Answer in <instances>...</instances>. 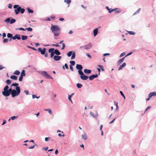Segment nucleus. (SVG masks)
<instances>
[{
  "label": "nucleus",
  "mask_w": 156,
  "mask_h": 156,
  "mask_svg": "<svg viewBox=\"0 0 156 156\" xmlns=\"http://www.w3.org/2000/svg\"><path fill=\"white\" fill-rule=\"evenodd\" d=\"M51 29L55 36L58 37L60 34V29L58 25L51 24Z\"/></svg>",
  "instance_id": "f257e3e1"
},
{
  "label": "nucleus",
  "mask_w": 156,
  "mask_h": 156,
  "mask_svg": "<svg viewBox=\"0 0 156 156\" xmlns=\"http://www.w3.org/2000/svg\"><path fill=\"white\" fill-rule=\"evenodd\" d=\"M16 90L13 89L12 92H11V95L12 97H14L16 96L19 95L20 92V90L19 87H16Z\"/></svg>",
  "instance_id": "f03ea898"
},
{
  "label": "nucleus",
  "mask_w": 156,
  "mask_h": 156,
  "mask_svg": "<svg viewBox=\"0 0 156 156\" xmlns=\"http://www.w3.org/2000/svg\"><path fill=\"white\" fill-rule=\"evenodd\" d=\"M13 8L16 9L14 11L16 15L18 14L21 10V7L19 6L18 5H15L13 6Z\"/></svg>",
  "instance_id": "7ed1b4c3"
},
{
  "label": "nucleus",
  "mask_w": 156,
  "mask_h": 156,
  "mask_svg": "<svg viewBox=\"0 0 156 156\" xmlns=\"http://www.w3.org/2000/svg\"><path fill=\"white\" fill-rule=\"evenodd\" d=\"M41 75L47 79H52V78L51 76L48 73L45 71H43L41 73Z\"/></svg>",
  "instance_id": "20e7f679"
},
{
  "label": "nucleus",
  "mask_w": 156,
  "mask_h": 156,
  "mask_svg": "<svg viewBox=\"0 0 156 156\" xmlns=\"http://www.w3.org/2000/svg\"><path fill=\"white\" fill-rule=\"evenodd\" d=\"M92 46V44L90 43H89L86 45H84V46H81L80 48H83L84 49H88L90 48Z\"/></svg>",
  "instance_id": "39448f33"
},
{
  "label": "nucleus",
  "mask_w": 156,
  "mask_h": 156,
  "mask_svg": "<svg viewBox=\"0 0 156 156\" xmlns=\"http://www.w3.org/2000/svg\"><path fill=\"white\" fill-rule=\"evenodd\" d=\"M3 95L5 97H8L10 94V92H9L8 90H4L2 92Z\"/></svg>",
  "instance_id": "423d86ee"
},
{
  "label": "nucleus",
  "mask_w": 156,
  "mask_h": 156,
  "mask_svg": "<svg viewBox=\"0 0 156 156\" xmlns=\"http://www.w3.org/2000/svg\"><path fill=\"white\" fill-rule=\"evenodd\" d=\"M46 49L44 48H43V49L41 48H39L38 49V51L41 52L42 55H44L45 54Z\"/></svg>",
  "instance_id": "0eeeda50"
},
{
  "label": "nucleus",
  "mask_w": 156,
  "mask_h": 156,
  "mask_svg": "<svg viewBox=\"0 0 156 156\" xmlns=\"http://www.w3.org/2000/svg\"><path fill=\"white\" fill-rule=\"evenodd\" d=\"M54 50V48H51L49 49L48 50V52L49 53H51V57L52 58L54 55V52L53 51Z\"/></svg>",
  "instance_id": "6e6552de"
},
{
  "label": "nucleus",
  "mask_w": 156,
  "mask_h": 156,
  "mask_svg": "<svg viewBox=\"0 0 156 156\" xmlns=\"http://www.w3.org/2000/svg\"><path fill=\"white\" fill-rule=\"evenodd\" d=\"M98 76V75L97 74H96L95 75H92L90 76L88 78L89 79V80H92L94 78H96Z\"/></svg>",
  "instance_id": "1a4fd4ad"
},
{
  "label": "nucleus",
  "mask_w": 156,
  "mask_h": 156,
  "mask_svg": "<svg viewBox=\"0 0 156 156\" xmlns=\"http://www.w3.org/2000/svg\"><path fill=\"white\" fill-rule=\"evenodd\" d=\"M20 35L19 34H16L15 36L13 37H12V38L13 40H15L16 39H17L18 40H20Z\"/></svg>",
  "instance_id": "9d476101"
},
{
  "label": "nucleus",
  "mask_w": 156,
  "mask_h": 156,
  "mask_svg": "<svg viewBox=\"0 0 156 156\" xmlns=\"http://www.w3.org/2000/svg\"><path fill=\"white\" fill-rule=\"evenodd\" d=\"M80 77L81 79L83 80H86L88 78V76L85 75L84 74L82 76H80Z\"/></svg>",
  "instance_id": "9b49d317"
},
{
  "label": "nucleus",
  "mask_w": 156,
  "mask_h": 156,
  "mask_svg": "<svg viewBox=\"0 0 156 156\" xmlns=\"http://www.w3.org/2000/svg\"><path fill=\"white\" fill-rule=\"evenodd\" d=\"M61 56L55 55L54 56L53 58L55 61H58L61 59Z\"/></svg>",
  "instance_id": "f8f14e48"
},
{
  "label": "nucleus",
  "mask_w": 156,
  "mask_h": 156,
  "mask_svg": "<svg viewBox=\"0 0 156 156\" xmlns=\"http://www.w3.org/2000/svg\"><path fill=\"white\" fill-rule=\"evenodd\" d=\"M156 96V92H152L150 93L149 94V96L150 97V98H151L153 96Z\"/></svg>",
  "instance_id": "ddd939ff"
},
{
  "label": "nucleus",
  "mask_w": 156,
  "mask_h": 156,
  "mask_svg": "<svg viewBox=\"0 0 156 156\" xmlns=\"http://www.w3.org/2000/svg\"><path fill=\"white\" fill-rule=\"evenodd\" d=\"M76 67V69L79 70H82L83 69L82 66L80 65L77 64Z\"/></svg>",
  "instance_id": "4468645a"
},
{
  "label": "nucleus",
  "mask_w": 156,
  "mask_h": 156,
  "mask_svg": "<svg viewBox=\"0 0 156 156\" xmlns=\"http://www.w3.org/2000/svg\"><path fill=\"white\" fill-rule=\"evenodd\" d=\"M82 138L84 140H86L87 139V134L85 133L82 135Z\"/></svg>",
  "instance_id": "2eb2a0df"
},
{
  "label": "nucleus",
  "mask_w": 156,
  "mask_h": 156,
  "mask_svg": "<svg viewBox=\"0 0 156 156\" xmlns=\"http://www.w3.org/2000/svg\"><path fill=\"white\" fill-rule=\"evenodd\" d=\"M126 65V64L125 62H124L123 63V64L121 65L119 69V70H121L122 68L123 67H125Z\"/></svg>",
  "instance_id": "dca6fc26"
},
{
  "label": "nucleus",
  "mask_w": 156,
  "mask_h": 156,
  "mask_svg": "<svg viewBox=\"0 0 156 156\" xmlns=\"http://www.w3.org/2000/svg\"><path fill=\"white\" fill-rule=\"evenodd\" d=\"M94 35V36H96L98 33V28H97L94 29L93 30Z\"/></svg>",
  "instance_id": "f3484780"
},
{
  "label": "nucleus",
  "mask_w": 156,
  "mask_h": 156,
  "mask_svg": "<svg viewBox=\"0 0 156 156\" xmlns=\"http://www.w3.org/2000/svg\"><path fill=\"white\" fill-rule=\"evenodd\" d=\"M125 57H123L122 58L120 59L118 62V63L119 65L120 64L123 62V61L124 60L125 58Z\"/></svg>",
  "instance_id": "a211bd4d"
},
{
  "label": "nucleus",
  "mask_w": 156,
  "mask_h": 156,
  "mask_svg": "<svg viewBox=\"0 0 156 156\" xmlns=\"http://www.w3.org/2000/svg\"><path fill=\"white\" fill-rule=\"evenodd\" d=\"M10 78L12 80H16L17 79V77L15 75H12L10 76Z\"/></svg>",
  "instance_id": "6ab92c4d"
},
{
  "label": "nucleus",
  "mask_w": 156,
  "mask_h": 156,
  "mask_svg": "<svg viewBox=\"0 0 156 156\" xmlns=\"http://www.w3.org/2000/svg\"><path fill=\"white\" fill-rule=\"evenodd\" d=\"M55 54L57 55H59L61 54L60 52L57 49L54 50Z\"/></svg>",
  "instance_id": "aec40b11"
},
{
  "label": "nucleus",
  "mask_w": 156,
  "mask_h": 156,
  "mask_svg": "<svg viewBox=\"0 0 156 156\" xmlns=\"http://www.w3.org/2000/svg\"><path fill=\"white\" fill-rule=\"evenodd\" d=\"M84 72L85 73L89 74L91 73V71L90 70L85 69L84 70Z\"/></svg>",
  "instance_id": "412c9836"
},
{
  "label": "nucleus",
  "mask_w": 156,
  "mask_h": 156,
  "mask_svg": "<svg viewBox=\"0 0 156 156\" xmlns=\"http://www.w3.org/2000/svg\"><path fill=\"white\" fill-rule=\"evenodd\" d=\"M27 36L22 35L21 38L23 40H26L27 39Z\"/></svg>",
  "instance_id": "4be33fe9"
},
{
  "label": "nucleus",
  "mask_w": 156,
  "mask_h": 156,
  "mask_svg": "<svg viewBox=\"0 0 156 156\" xmlns=\"http://www.w3.org/2000/svg\"><path fill=\"white\" fill-rule=\"evenodd\" d=\"M72 55V56L71 57V59H73L75 58V53L74 51H73Z\"/></svg>",
  "instance_id": "5701e85b"
},
{
  "label": "nucleus",
  "mask_w": 156,
  "mask_h": 156,
  "mask_svg": "<svg viewBox=\"0 0 156 156\" xmlns=\"http://www.w3.org/2000/svg\"><path fill=\"white\" fill-rule=\"evenodd\" d=\"M16 21V20L15 19H12L10 22V24H11L14 23H15Z\"/></svg>",
  "instance_id": "b1692460"
},
{
  "label": "nucleus",
  "mask_w": 156,
  "mask_h": 156,
  "mask_svg": "<svg viewBox=\"0 0 156 156\" xmlns=\"http://www.w3.org/2000/svg\"><path fill=\"white\" fill-rule=\"evenodd\" d=\"M20 73V72L18 70H16L14 73V74L16 75H19Z\"/></svg>",
  "instance_id": "393cba45"
},
{
  "label": "nucleus",
  "mask_w": 156,
  "mask_h": 156,
  "mask_svg": "<svg viewBox=\"0 0 156 156\" xmlns=\"http://www.w3.org/2000/svg\"><path fill=\"white\" fill-rule=\"evenodd\" d=\"M27 9L29 13H33L34 12L32 10L30 9L29 8H27Z\"/></svg>",
  "instance_id": "a878e982"
},
{
  "label": "nucleus",
  "mask_w": 156,
  "mask_h": 156,
  "mask_svg": "<svg viewBox=\"0 0 156 156\" xmlns=\"http://www.w3.org/2000/svg\"><path fill=\"white\" fill-rule=\"evenodd\" d=\"M20 76H25V71L24 70H23L22 71Z\"/></svg>",
  "instance_id": "bb28decb"
},
{
  "label": "nucleus",
  "mask_w": 156,
  "mask_h": 156,
  "mask_svg": "<svg viewBox=\"0 0 156 156\" xmlns=\"http://www.w3.org/2000/svg\"><path fill=\"white\" fill-rule=\"evenodd\" d=\"M64 2H66L67 4L69 5L71 2V0H64Z\"/></svg>",
  "instance_id": "cd10ccee"
},
{
  "label": "nucleus",
  "mask_w": 156,
  "mask_h": 156,
  "mask_svg": "<svg viewBox=\"0 0 156 156\" xmlns=\"http://www.w3.org/2000/svg\"><path fill=\"white\" fill-rule=\"evenodd\" d=\"M73 51H70L67 54V55L68 57H70L72 55Z\"/></svg>",
  "instance_id": "c85d7f7f"
},
{
  "label": "nucleus",
  "mask_w": 156,
  "mask_h": 156,
  "mask_svg": "<svg viewBox=\"0 0 156 156\" xmlns=\"http://www.w3.org/2000/svg\"><path fill=\"white\" fill-rule=\"evenodd\" d=\"M45 110L46 111H48L49 114L51 115L52 114V111L50 109H45Z\"/></svg>",
  "instance_id": "c756f323"
},
{
  "label": "nucleus",
  "mask_w": 156,
  "mask_h": 156,
  "mask_svg": "<svg viewBox=\"0 0 156 156\" xmlns=\"http://www.w3.org/2000/svg\"><path fill=\"white\" fill-rule=\"evenodd\" d=\"M76 86L78 88H79L82 86V85L80 83H78L76 84Z\"/></svg>",
  "instance_id": "7c9ffc66"
},
{
  "label": "nucleus",
  "mask_w": 156,
  "mask_h": 156,
  "mask_svg": "<svg viewBox=\"0 0 156 156\" xmlns=\"http://www.w3.org/2000/svg\"><path fill=\"white\" fill-rule=\"evenodd\" d=\"M4 22L7 23H9L10 22V18H8L4 21Z\"/></svg>",
  "instance_id": "2f4dec72"
},
{
  "label": "nucleus",
  "mask_w": 156,
  "mask_h": 156,
  "mask_svg": "<svg viewBox=\"0 0 156 156\" xmlns=\"http://www.w3.org/2000/svg\"><path fill=\"white\" fill-rule=\"evenodd\" d=\"M7 36L8 38H11L12 37V35L10 33H8L7 34Z\"/></svg>",
  "instance_id": "473e14b6"
},
{
  "label": "nucleus",
  "mask_w": 156,
  "mask_h": 156,
  "mask_svg": "<svg viewBox=\"0 0 156 156\" xmlns=\"http://www.w3.org/2000/svg\"><path fill=\"white\" fill-rule=\"evenodd\" d=\"M98 66L101 69L102 71H104V69L103 68V66H102L99 65Z\"/></svg>",
  "instance_id": "72a5a7b5"
},
{
  "label": "nucleus",
  "mask_w": 156,
  "mask_h": 156,
  "mask_svg": "<svg viewBox=\"0 0 156 156\" xmlns=\"http://www.w3.org/2000/svg\"><path fill=\"white\" fill-rule=\"evenodd\" d=\"M78 73L80 75V76H82L83 75L84 73L81 70H79L78 71Z\"/></svg>",
  "instance_id": "f704fd0d"
},
{
  "label": "nucleus",
  "mask_w": 156,
  "mask_h": 156,
  "mask_svg": "<svg viewBox=\"0 0 156 156\" xmlns=\"http://www.w3.org/2000/svg\"><path fill=\"white\" fill-rule=\"evenodd\" d=\"M27 30L28 31H31L32 30V29L31 28L29 27L28 28H26L25 30Z\"/></svg>",
  "instance_id": "c9c22d12"
},
{
  "label": "nucleus",
  "mask_w": 156,
  "mask_h": 156,
  "mask_svg": "<svg viewBox=\"0 0 156 156\" xmlns=\"http://www.w3.org/2000/svg\"><path fill=\"white\" fill-rule=\"evenodd\" d=\"M19 85V84L16 83H13L12 85H11V86H16V87H18L17 86Z\"/></svg>",
  "instance_id": "e433bc0d"
},
{
  "label": "nucleus",
  "mask_w": 156,
  "mask_h": 156,
  "mask_svg": "<svg viewBox=\"0 0 156 156\" xmlns=\"http://www.w3.org/2000/svg\"><path fill=\"white\" fill-rule=\"evenodd\" d=\"M6 82L8 84H10L11 83V81L9 80H7Z\"/></svg>",
  "instance_id": "4c0bfd02"
},
{
  "label": "nucleus",
  "mask_w": 156,
  "mask_h": 156,
  "mask_svg": "<svg viewBox=\"0 0 156 156\" xmlns=\"http://www.w3.org/2000/svg\"><path fill=\"white\" fill-rule=\"evenodd\" d=\"M128 33L129 34L131 35H134L136 34L135 33H134L133 31H129L128 32Z\"/></svg>",
  "instance_id": "58836bf2"
},
{
  "label": "nucleus",
  "mask_w": 156,
  "mask_h": 156,
  "mask_svg": "<svg viewBox=\"0 0 156 156\" xmlns=\"http://www.w3.org/2000/svg\"><path fill=\"white\" fill-rule=\"evenodd\" d=\"M20 12L21 13H22V14H23L24 13L25 11V10L24 9H23V8H21V9H20Z\"/></svg>",
  "instance_id": "ea45409f"
},
{
  "label": "nucleus",
  "mask_w": 156,
  "mask_h": 156,
  "mask_svg": "<svg viewBox=\"0 0 156 156\" xmlns=\"http://www.w3.org/2000/svg\"><path fill=\"white\" fill-rule=\"evenodd\" d=\"M16 30H23V31H24V30H25V29H24L23 28H17V29H16Z\"/></svg>",
  "instance_id": "a19ab883"
},
{
  "label": "nucleus",
  "mask_w": 156,
  "mask_h": 156,
  "mask_svg": "<svg viewBox=\"0 0 156 156\" xmlns=\"http://www.w3.org/2000/svg\"><path fill=\"white\" fill-rule=\"evenodd\" d=\"M70 63L72 65L74 66L75 65V62L74 61H70Z\"/></svg>",
  "instance_id": "79ce46f5"
},
{
  "label": "nucleus",
  "mask_w": 156,
  "mask_h": 156,
  "mask_svg": "<svg viewBox=\"0 0 156 156\" xmlns=\"http://www.w3.org/2000/svg\"><path fill=\"white\" fill-rule=\"evenodd\" d=\"M74 94V93H72L70 95H69L68 99L69 100H71V98H72V96H73Z\"/></svg>",
  "instance_id": "37998d69"
},
{
  "label": "nucleus",
  "mask_w": 156,
  "mask_h": 156,
  "mask_svg": "<svg viewBox=\"0 0 156 156\" xmlns=\"http://www.w3.org/2000/svg\"><path fill=\"white\" fill-rule=\"evenodd\" d=\"M9 39L7 38H4L3 40V42L4 43H6L8 41Z\"/></svg>",
  "instance_id": "c03bdc74"
},
{
  "label": "nucleus",
  "mask_w": 156,
  "mask_h": 156,
  "mask_svg": "<svg viewBox=\"0 0 156 156\" xmlns=\"http://www.w3.org/2000/svg\"><path fill=\"white\" fill-rule=\"evenodd\" d=\"M117 9V10H115L116 13H118L120 12L121 10L120 9Z\"/></svg>",
  "instance_id": "a18cd8bd"
},
{
  "label": "nucleus",
  "mask_w": 156,
  "mask_h": 156,
  "mask_svg": "<svg viewBox=\"0 0 156 156\" xmlns=\"http://www.w3.org/2000/svg\"><path fill=\"white\" fill-rule=\"evenodd\" d=\"M110 10H108L109 12L110 13H111V12H113L114 10H117V9H110Z\"/></svg>",
  "instance_id": "49530a36"
},
{
  "label": "nucleus",
  "mask_w": 156,
  "mask_h": 156,
  "mask_svg": "<svg viewBox=\"0 0 156 156\" xmlns=\"http://www.w3.org/2000/svg\"><path fill=\"white\" fill-rule=\"evenodd\" d=\"M17 118V116H13L12 117H11V118H10V119H11L12 120H14L15 119Z\"/></svg>",
  "instance_id": "de8ad7c7"
},
{
  "label": "nucleus",
  "mask_w": 156,
  "mask_h": 156,
  "mask_svg": "<svg viewBox=\"0 0 156 156\" xmlns=\"http://www.w3.org/2000/svg\"><path fill=\"white\" fill-rule=\"evenodd\" d=\"M23 76H20L19 78V81H22V79H23Z\"/></svg>",
  "instance_id": "09e8293b"
},
{
  "label": "nucleus",
  "mask_w": 156,
  "mask_h": 156,
  "mask_svg": "<svg viewBox=\"0 0 156 156\" xmlns=\"http://www.w3.org/2000/svg\"><path fill=\"white\" fill-rule=\"evenodd\" d=\"M42 149L44 150V151H47L48 150V147H43V148H42Z\"/></svg>",
  "instance_id": "8fccbe9b"
},
{
  "label": "nucleus",
  "mask_w": 156,
  "mask_h": 156,
  "mask_svg": "<svg viewBox=\"0 0 156 156\" xmlns=\"http://www.w3.org/2000/svg\"><path fill=\"white\" fill-rule=\"evenodd\" d=\"M50 139V137H45V141H48V140Z\"/></svg>",
  "instance_id": "3c124183"
},
{
  "label": "nucleus",
  "mask_w": 156,
  "mask_h": 156,
  "mask_svg": "<svg viewBox=\"0 0 156 156\" xmlns=\"http://www.w3.org/2000/svg\"><path fill=\"white\" fill-rule=\"evenodd\" d=\"M126 55V53L125 52H123L120 55V57H122V56H124V55Z\"/></svg>",
  "instance_id": "603ef678"
},
{
  "label": "nucleus",
  "mask_w": 156,
  "mask_h": 156,
  "mask_svg": "<svg viewBox=\"0 0 156 156\" xmlns=\"http://www.w3.org/2000/svg\"><path fill=\"white\" fill-rule=\"evenodd\" d=\"M120 93L121 95L122 96H123L124 97V98H125V96L124 94H123V92L122 91H120Z\"/></svg>",
  "instance_id": "864d4df0"
},
{
  "label": "nucleus",
  "mask_w": 156,
  "mask_h": 156,
  "mask_svg": "<svg viewBox=\"0 0 156 156\" xmlns=\"http://www.w3.org/2000/svg\"><path fill=\"white\" fill-rule=\"evenodd\" d=\"M69 68L72 71H73V67H72V66L71 65H70L69 66Z\"/></svg>",
  "instance_id": "5fc2aeb1"
},
{
  "label": "nucleus",
  "mask_w": 156,
  "mask_h": 156,
  "mask_svg": "<svg viewBox=\"0 0 156 156\" xmlns=\"http://www.w3.org/2000/svg\"><path fill=\"white\" fill-rule=\"evenodd\" d=\"M9 88V87L8 86H6L4 89V90H8V89Z\"/></svg>",
  "instance_id": "6e6d98bb"
},
{
  "label": "nucleus",
  "mask_w": 156,
  "mask_h": 156,
  "mask_svg": "<svg viewBox=\"0 0 156 156\" xmlns=\"http://www.w3.org/2000/svg\"><path fill=\"white\" fill-rule=\"evenodd\" d=\"M65 47V45L64 43L62 44V50H63L64 49Z\"/></svg>",
  "instance_id": "4d7b16f0"
},
{
  "label": "nucleus",
  "mask_w": 156,
  "mask_h": 156,
  "mask_svg": "<svg viewBox=\"0 0 156 156\" xmlns=\"http://www.w3.org/2000/svg\"><path fill=\"white\" fill-rule=\"evenodd\" d=\"M34 146H35V145H34L32 146H30V147H29L28 148L30 149H33L34 148Z\"/></svg>",
  "instance_id": "13d9d810"
},
{
  "label": "nucleus",
  "mask_w": 156,
  "mask_h": 156,
  "mask_svg": "<svg viewBox=\"0 0 156 156\" xmlns=\"http://www.w3.org/2000/svg\"><path fill=\"white\" fill-rule=\"evenodd\" d=\"M32 98H39V97H37L36 96L34 95H32Z\"/></svg>",
  "instance_id": "bf43d9fd"
},
{
  "label": "nucleus",
  "mask_w": 156,
  "mask_h": 156,
  "mask_svg": "<svg viewBox=\"0 0 156 156\" xmlns=\"http://www.w3.org/2000/svg\"><path fill=\"white\" fill-rule=\"evenodd\" d=\"M24 92L27 94V95L28 94L29 91L28 90H25L24 91Z\"/></svg>",
  "instance_id": "052dcab7"
},
{
  "label": "nucleus",
  "mask_w": 156,
  "mask_h": 156,
  "mask_svg": "<svg viewBox=\"0 0 156 156\" xmlns=\"http://www.w3.org/2000/svg\"><path fill=\"white\" fill-rule=\"evenodd\" d=\"M65 67L66 69H69L68 65L66 63L65 64Z\"/></svg>",
  "instance_id": "680f3d73"
},
{
  "label": "nucleus",
  "mask_w": 156,
  "mask_h": 156,
  "mask_svg": "<svg viewBox=\"0 0 156 156\" xmlns=\"http://www.w3.org/2000/svg\"><path fill=\"white\" fill-rule=\"evenodd\" d=\"M151 108V107L150 106H148L147 108L145 110V112L147 111L148 109H150Z\"/></svg>",
  "instance_id": "e2e57ef3"
},
{
  "label": "nucleus",
  "mask_w": 156,
  "mask_h": 156,
  "mask_svg": "<svg viewBox=\"0 0 156 156\" xmlns=\"http://www.w3.org/2000/svg\"><path fill=\"white\" fill-rule=\"evenodd\" d=\"M2 35L3 38H4V37H6V34L5 33H3Z\"/></svg>",
  "instance_id": "0e129e2a"
},
{
  "label": "nucleus",
  "mask_w": 156,
  "mask_h": 156,
  "mask_svg": "<svg viewBox=\"0 0 156 156\" xmlns=\"http://www.w3.org/2000/svg\"><path fill=\"white\" fill-rule=\"evenodd\" d=\"M8 91L9 92H10V94H11V92H12V88H10L9 90H8Z\"/></svg>",
  "instance_id": "69168bd1"
},
{
  "label": "nucleus",
  "mask_w": 156,
  "mask_h": 156,
  "mask_svg": "<svg viewBox=\"0 0 156 156\" xmlns=\"http://www.w3.org/2000/svg\"><path fill=\"white\" fill-rule=\"evenodd\" d=\"M86 55L89 57V58H91V56L89 54L87 53L86 54Z\"/></svg>",
  "instance_id": "338daca9"
},
{
  "label": "nucleus",
  "mask_w": 156,
  "mask_h": 156,
  "mask_svg": "<svg viewBox=\"0 0 156 156\" xmlns=\"http://www.w3.org/2000/svg\"><path fill=\"white\" fill-rule=\"evenodd\" d=\"M53 46H55V47H58L59 46V45H58V44H53L52 45Z\"/></svg>",
  "instance_id": "774afa93"
}]
</instances>
